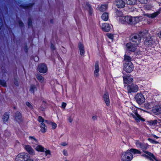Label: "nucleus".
<instances>
[{"label": "nucleus", "instance_id": "obj_5", "mask_svg": "<svg viewBox=\"0 0 161 161\" xmlns=\"http://www.w3.org/2000/svg\"><path fill=\"white\" fill-rule=\"evenodd\" d=\"M134 68V66L131 61H125L124 64L123 70L127 73H131L133 70Z\"/></svg>", "mask_w": 161, "mask_h": 161}, {"label": "nucleus", "instance_id": "obj_34", "mask_svg": "<svg viewBox=\"0 0 161 161\" xmlns=\"http://www.w3.org/2000/svg\"><path fill=\"white\" fill-rule=\"evenodd\" d=\"M116 15L118 17H122L123 14L122 12L120 11H117L116 12Z\"/></svg>", "mask_w": 161, "mask_h": 161}, {"label": "nucleus", "instance_id": "obj_12", "mask_svg": "<svg viewBox=\"0 0 161 161\" xmlns=\"http://www.w3.org/2000/svg\"><path fill=\"white\" fill-rule=\"evenodd\" d=\"M103 99L107 107L109 106L110 105V101L108 93L106 92L103 95Z\"/></svg>", "mask_w": 161, "mask_h": 161}, {"label": "nucleus", "instance_id": "obj_23", "mask_svg": "<svg viewBox=\"0 0 161 161\" xmlns=\"http://www.w3.org/2000/svg\"><path fill=\"white\" fill-rule=\"evenodd\" d=\"M35 149L37 151L41 152H44V148L42 146L38 145L36 146Z\"/></svg>", "mask_w": 161, "mask_h": 161}, {"label": "nucleus", "instance_id": "obj_15", "mask_svg": "<svg viewBox=\"0 0 161 161\" xmlns=\"http://www.w3.org/2000/svg\"><path fill=\"white\" fill-rule=\"evenodd\" d=\"M125 2L122 0H116L115 3L118 8H123L125 5Z\"/></svg>", "mask_w": 161, "mask_h": 161}, {"label": "nucleus", "instance_id": "obj_29", "mask_svg": "<svg viewBox=\"0 0 161 161\" xmlns=\"http://www.w3.org/2000/svg\"><path fill=\"white\" fill-rule=\"evenodd\" d=\"M129 151H130L131 153V152L133 153L134 154L141 153L140 151L135 149L132 148Z\"/></svg>", "mask_w": 161, "mask_h": 161}, {"label": "nucleus", "instance_id": "obj_32", "mask_svg": "<svg viewBox=\"0 0 161 161\" xmlns=\"http://www.w3.org/2000/svg\"><path fill=\"white\" fill-rule=\"evenodd\" d=\"M36 90V88L35 85H31V86L30 91L31 93H33Z\"/></svg>", "mask_w": 161, "mask_h": 161}, {"label": "nucleus", "instance_id": "obj_3", "mask_svg": "<svg viewBox=\"0 0 161 161\" xmlns=\"http://www.w3.org/2000/svg\"><path fill=\"white\" fill-rule=\"evenodd\" d=\"M122 23L126 22L127 23L130 24H135L138 21V17H131L130 16H125L120 19Z\"/></svg>", "mask_w": 161, "mask_h": 161}, {"label": "nucleus", "instance_id": "obj_1", "mask_svg": "<svg viewBox=\"0 0 161 161\" xmlns=\"http://www.w3.org/2000/svg\"><path fill=\"white\" fill-rule=\"evenodd\" d=\"M144 34L142 32L139 34H136L131 35L130 37V42L126 44L127 49L132 52L135 51L136 49V46L139 44L141 38L143 37Z\"/></svg>", "mask_w": 161, "mask_h": 161}, {"label": "nucleus", "instance_id": "obj_51", "mask_svg": "<svg viewBox=\"0 0 161 161\" xmlns=\"http://www.w3.org/2000/svg\"><path fill=\"white\" fill-rule=\"evenodd\" d=\"M68 145V144L66 142H63L61 144V145L63 146H67Z\"/></svg>", "mask_w": 161, "mask_h": 161}, {"label": "nucleus", "instance_id": "obj_14", "mask_svg": "<svg viewBox=\"0 0 161 161\" xmlns=\"http://www.w3.org/2000/svg\"><path fill=\"white\" fill-rule=\"evenodd\" d=\"M124 83L126 84L130 83L132 81L133 79L130 76L125 75L123 76Z\"/></svg>", "mask_w": 161, "mask_h": 161}, {"label": "nucleus", "instance_id": "obj_48", "mask_svg": "<svg viewBox=\"0 0 161 161\" xmlns=\"http://www.w3.org/2000/svg\"><path fill=\"white\" fill-rule=\"evenodd\" d=\"M32 5H33V4H30L28 6H25L24 8H25V9L28 8H29L31 7Z\"/></svg>", "mask_w": 161, "mask_h": 161}, {"label": "nucleus", "instance_id": "obj_16", "mask_svg": "<svg viewBox=\"0 0 161 161\" xmlns=\"http://www.w3.org/2000/svg\"><path fill=\"white\" fill-rule=\"evenodd\" d=\"M15 117L16 121L19 122H21L23 120L21 114L19 111H17L15 113Z\"/></svg>", "mask_w": 161, "mask_h": 161}, {"label": "nucleus", "instance_id": "obj_7", "mask_svg": "<svg viewBox=\"0 0 161 161\" xmlns=\"http://www.w3.org/2000/svg\"><path fill=\"white\" fill-rule=\"evenodd\" d=\"M135 98L136 101L139 104L143 103L145 100L143 95L140 93H138L136 95Z\"/></svg>", "mask_w": 161, "mask_h": 161}, {"label": "nucleus", "instance_id": "obj_24", "mask_svg": "<svg viewBox=\"0 0 161 161\" xmlns=\"http://www.w3.org/2000/svg\"><path fill=\"white\" fill-rule=\"evenodd\" d=\"M108 14L107 13H104L102 15V19L105 21H107L108 19Z\"/></svg>", "mask_w": 161, "mask_h": 161}, {"label": "nucleus", "instance_id": "obj_49", "mask_svg": "<svg viewBox=\"0 0 161 161\" xmlns=\"http://www.w3.org/2000/svg\"><path fill=\"white\" fill-rule=\"evenodd\" d=\"M97 119V115L93 116L92 117V119L93 121L96 120Z\"/></svg>", "mask_w": 161, "mask_h": 161}, {"label": "nucleus", "instance_id": "obj_36", "mask_svg": "<svg viewBox=\"0 0 161 161\" xmlns=\"http://www.w3.org/2000/svg\"><path fill=\"white\" fill-rule=\"evenodd\" d=\"M0 84L4 87L7 86L6 82L4 80H0Z\"/></svg>", "mask_w": 161, "mask_h": 161}, {"label": "nucleus", "instance_id": "obj_4", "mask_svg": "<svg viewBox=\"0 0 161 161\" xmlns=\"http://www.w3.org/2000/svg\"><path fill=\"white\" fill-rule=\"evenodd\" d=\"M133 158V155L129 150L123 152L121 155L122 161H130Z\"/></svg>", "mask_w": 161, "mask_h": 161}, {"label": "nucleus", "instance_id": "obj_42", "mask_svg": "<svg viewBox=\"0 0 161 161\" xmlns=\"http://www.w3.org/2000/svg\"><path fill=\"white\" fill-rule=\"evenodd\" d=\"M63 153L64 155L65 156H67L68 155V151L66 149H64L63 150Z\"/></svg>", "mask_w": 161, "mask_h": 161}, {"label": "nucleus", "instance_id": "obj_56", "mask_svg": "<svg viewBox=\"0 0 161 161\" xmlns=\"http://www.w3.org/2000/svg\"><path fill=\"white\" fill-rule=\"evenodd\" d=\"M51 48L52 50H54L55 49V47L53 44H51Z\"/></svg>", "mask_w": 161, "mask_h": 161}, {"label": "nucleus", "instance_id": "obj_18", "mask_svg": "<svg viewBox=\"0 0 161 161\" xmlns=\"http://www.w3.org/2000/svg\"><path fill=\"white\" fill-rule=\"evenodd\" d=\"M160 13V11L159 10L156 12H155L151 14H144V16H147L148 17L151 18H154L156 17Z\"/></svg>", "mask_w": 161, "mask_h": 161}, {"label": "nucleus", "instance_id": "obj_11", "mask_svg": "<svg viewBox=\"0 0 161 161\" xmlns=\"http://www.w3.org/2000/svg\"><path fill=\"white\" fill-rule=\"evenodd\" d=\"M128 92L131 93V92H136L138 90V87L137 86L134 84H132L128 86Z\"/></svg>", "mask_w": 161, "mask_h": 161}, {"label": "nucleus", "instance_id": "obj_61", "mask_svg": "<svg viewBox=\"0 0 161 161\" xmlns=\"http://www.w3.org/2000/svg\"><path fill=\"white\" fill-rule=\"evenodd\" d=\"M25 52H27V51H28V49L27 48V47H26L25 48Z\"/></svg>", "mask_w": 161, "mask_h": 161}, {"label": "nucleus", "instance_id": "obj_28", "mask_svg": "<svg viewBox=\"0 0 161 161\" xmlns=\"http://www.w3.org/2000/svg\"><path fill=\"white\" fill-rule=\"evenodd\" d=\"M38 120L40 122H41V123H43V122H44V123H47L48 122V121L46 120H45L41 116H39L38 117Z\"/></svg>", "mask_w": 161, "mask_h": 161}, {"label": "nucleus", "instance_id": "obj_50", "mask_svg": "<svg viewBox=\"0 0 161 161\" xmlns=\"http://www.w3.org/2000/svg\"><path fill=\"white\" fill-rule=\"evenodd\" d=\"M66 104H67L66 103L64 102L63 103L62 105V108L64 109H65L66 106Z\"/></svg>", "mask_w": 161, "mask_h": 161}, {"label": "nucleus", "instance_id": "obj_10", "mask_svg": "<svg viewBox=\"0 0 161 161\" xmlns=\"http://www.w3.org/2000/svg\"><path fill=\"white\" fill-rule=\"evenodd\" d=\"M24 148L26 151L30 155H35V151L30 145H25Z\"/></svg>", "mask_w": 161, "mask_h": 161}, {"label": "nucleus", "instance_id": "obj_6", "mask_svg": "<svg viewBox=\"0 0 161 161\" xmlns=\"http://www.w3.org/2000/svg\"><path fill=\"white\" fill-rule=\"evenodd\" d=\"M30 158L27 153H21L17 155L15 160L16 161H25L26 159H30Z\"/></svg>", "mask_w": 161, "mask_h": 161}, {"label": "nucleus", "instance_id": "obj_25", "mask_svg": "<svg viewBox=\"0 0 161 161\" xmlns=\"http://www.w3.org/2000/svg\"><path fill=\"white\" fill-rule=\"evenodd\" d=\"M108 8V5L106 4H103L101 5L99 8L100 11L104 12Z\"/></svg>", "mask_w": 161, "mask_h": 161}, {"label": "nucleus", "instance_id": "obj_9", "mask_svg": "<svg viewBox=\"0 0 161 161\" xmlns=\"http://www.w3.org/2000/svg\"><path fill=\"white\" fill-rule=\"evenodd\" d=\"M147 146L148 145L147 144L142 143L140 147L143 150V151L147 155H149L150 157H152L154 159H155V157L153 154L149 152L144 150H146L147 149Z\"/></svg>", "mask_w": 161, "mask_h": 161}, {"label": "nucleus", "instance_id": "obj_47", "mask_svg": "<svg viewBox=\"0 0 161 161\" xmlns=\"http://www.w3.org/2000/svg\"><path fill=\"white\" fill-rule=\"evenodd\" d=\"M46 153V156H47V155H50L51 152L49 150H47L45 152Z\"/></svg>", "mask_w": 161, "mask_h": 161}, {"label": "nucleus", "instance_id": "obj_39", "mask_svg": "<svg viewBox=\"0 0 161 161\" xmlns=\"http://www.w3.org/2000/svg\"><path fill=\"white\" fill-rule=\"evenodd\" d=\"M18 23L19 27H24V25L23 22L21 20H19L18 21Z\"/></svg>", "mask_w": 161, "mask_h": 161}, {"label": "nucleus", "instance_id": "obj_46", "mask_svg": "<svg viewBox=\"0 0 161 161\" xmlns=\"http://www.w3.org/2000/svg\"><path fill=\"white\" fill-rule=\"evenodd\" d=\"M142 144V143H141L139 141H137L136 142V146L138 147H141Z\"/></svg>", "mask_w": 161, "mask_h": 161}, {"label": "nucleus", "instance_id": "obj_27", "mask_svg": "<svg viewBox=\"0 0 161 161\" xmlns=\"http://www.w3.org/2000/svg\"><path fill=\"white\" fill-rule=\"evenodd\" d=\"M125 3L128 5H133L135 3L136 0H125Z\"/></svg>", "mask_w": 161, "mask_h": 161}, {"label": "nucleus", "instance_id": "obj_60", "mask_svg": "<svg viewBox=\"0 0 161 161\" xmlns=\"http://www.w3.org/2000/svg\"><path fill=\"white\" fill-rule=\"evenodd\" d=\"M158 36L159 38H161V31L158 34Z\"/></svg>", "mask_w": 161, "mask_h": 161}, {"label": "nucleus", "instance_id": "obj_45", "mask_svg": "<svg viewBox=\"0 0 161 161\" xmlns=\"http://www.w3.org/2000/svg\"><path fill=\"white\" fill-rule=\"evenodd\" d=\"M14 83L16 86H19L18 82V80L14 78Z\"/></svg>", "mask_w": 161, "mask_h": 161}, {"label": "nucleus", "instance_id": "obj_21", "mask_svg": "<svg viewBox=\"0 0 161 161\" xmlns=\"http://www.w3.org/2000/svg\"><path fill=\"white\" fill-rule=\"evenodd\" d=\"M36 77L37 79L40 82L42 83H44L45 81L44 78L40 74H37L36 75Z\"/></svg>", "mask_w": 161, "mask_h": 161}, {"label": "nucleus", "instance_id": "obj_44", "mask_svg": "<svg viewBox=\"0 0 161 161\" xmlns=\"http://www.w3.org/2000/svg\"><path fill=\"white\" fill-rule=\"evenodd\" d=\"M26 105L29 108H32V106L31 104L29 102H26Z\"/></svg>", "mask_w": 161, "mask_h": 161}, {"label": "nucleus", "instance_id": "obj_33", "mask_svg": "<svg viewBox=\"0 0 161 161\" xmlns=\"http://www.w3.org/2000/svg\"><path fill=\"white\" fill-rule=\"evenodd\" d=\"M48 123L52 125V129H56L57 126V125L54 122L48 121Z\"/></svg>", "mask_w": 161, "mask_h": 161}, {"label": "nucleus", "instance_id": "obj_62", "mask_svg": "<svg viewBox=\"0 0 161 161\" xmlns=\"http://www.w3.org/2000/svg\"><path fill=\"white\" fill-rule=\"evenodd\" d=\"M158 142L154 141V143H158Z\"/></svg>", "mask_w": 161, "mask_h": 161}, {"label": "nucleus", "instance_id": "obj_30", "mask_svg": "<svg viewBox=\"0 0 161 161\" xmlns=\"http://www.w3.org/2000/svg\"><path fill=\"white\" fill-rule=\"evenodd\" d=\"M29 139L33 144H35L37 142V140L33 136H29Z\"/></svg>", "mask_w": 161, "mask_h": 161}, {"label": "nucleus", "instance_id": "obj_35", "mask_svg": "<svg viewBox=\"0 0 161 161\" xmlns=\"http://www.w3.org/2000/svg\"><path fill=\"white\" fill-rule=\"evenodd\" d=\"M95 70L96 71H99V67L98 62H96L94 65Z\"/></svg>", "mask_w": 161, "mask_h": 161}, {"label": "nucleus", "instance_id": "obj_55", "mask_svg": "<svg viewBox=\"0 0 161 161\" xmlns=\"http://www.w3.org/2000/svg\"><path fill=\"white\" fill-rule=\"evenodd\" d=\"M68 120L69 122L71 123L73 121V119L71 116H69L68 118Z\"/></svg>", "mask_w": 161, "mask_h": 161}, {"label": "nucleus", "instance_id": "obj_38", "mask_svg": "<svg viewBox=\"0 0 161 161\" xmlns=\"http://www.w3.org/2000/svg\"><path fill=\"white\" fill-rule=\"evenodd\" d=\"M124 60L125 61H131V58L129 56H127L126 55H125Z\"/></svg>", "mask_w": 161, "mask_h": 161}, {"label": "nucleus", "instance_id": "obj_57", "mask_svg": "<svg viewBox=\"0 0 161 161\" xmlns=\"http://www.w3.org/2000/svg\"><path fill=\"white\" fill-rule=\"evenodd\" d=\"M87 6L89 8V10L91 11L92 9V8H91V6H90V5L89 4H87Z\"/></svg>", "mask_w": 161, "mask_h": 161}, {"label": "nucleus", "instance_id": "obj_63", "mask_svg": "<svg viewBox=\"0 0 161 161\" xmlns=\"http://www.w3.org/2000/svg\"><path fill=\"white\" fill-rule=\"evenodd\" d=\"M154 137H155V138H158V137H157V136H154Z\"/></svg>", "mask_w": 161, "mask_h": 161}, {"label": "nucleus", "instance_id": "obj_58", "mask_svg": "<svg viewBox=\"0 0 161 161\" xmlns=\"http://www.w3.org/2000/svg\"><path fill=\"white\" fill-rule=\"evenodd\" d=\"M25 161H34L32 159H30H30H26V160H25Z\"/></svg>", "mask_w": 161, "mask_h": 161}, {"label": "nucleus", "instance_id": "obj_13", "mask_svg": "<svg viewBox=\"0 0 161 161\" xmlns=\"http://www.w3.org/2000/svg\"><path fill=\"white\" fill-rule=\"evenodd\" d=\"M154 41L150 36L147 37L144 41L145 44L148 46H151L154 43Z\"/></svg>", "mask_w": 161, "mask_h": 161}, {"label": "nucleus", "instance_id": "obj_31", "mask_svg": "<svg viewBox=\"0 0 161 161\" xmlns=\"http://www.w3.org/2000/svg\"><path fill=\"white\" fill-rule=\"evenodd\" d=\"M148 122L150 125H154L157 124L158 121L157 120H151L148 121Z\"/></svg>", "mask_w": 161, "mask_h": 161}, {"label": "nucleus", "instance_id": "obj_40", "mask_svg": "<svg viewBox=\"0 0 161 161\" xmlns=\"http://www.w3.org/2000/svg\"><path fill=\"white\" fill-rule=\"evenodd\" d=\"M28 27H31L32 26V21L31 18H29L28 21Z\"/></svg>", "mask_w": 161, "mask_h": 161}, {"label": "nucleus", "instance_id": "obj_53", "mask_svg": "<svg viewBox=\"0 0 161 161\" xmlns=\"http://www.w3.org/2000/svg\"><path fill=\"white\" fill-rule=\"evenodd\" d=\"M34 60L36 62H37L38 61V58L37 56H35L34 58Z\"/></svg>", "mask_w": 161, "mask_h": 161}, {"label": "nucleus", "instance_id": "obj_43", "mask_svg": "<svg viewBox=\"0 0 161 161\" xmlns=\"http://www.w3.org/2000/svg\"><path fill=\"white\" fill-rule=\"evenodd\" d=\"M140 3L143 4L147 3L148 2V0H138Z\"/></svg>", "mask_w": 161, "mask_h": 161}, {"label": "nucleus", "instance_id": "obj_22", "mask_svg": "<svg viewBox=\"0 0 161 161\" xmlns=\"http://www.w3.org/2000/svg\"><path fill=\"white\" fill-rule=\"evenodd\" d=\"M40 126L41 128V130L42 133H45L47 129V127L45 125L44 123H41L40 125Z\"/></svg>", "mask_w": 161, "mask_h": 161}, {"label": "nucleus", "instance_id": "obj_41", "mask_svg": "<svg viewBox=\"0 0 161 161\" xmlns=\"http://www.w3.org/2000/svg\"><path fill=\"white\" fill-rule=\"evenodd\" d=\"M99 71L94 70V75L95 77H98L99 76Z\"/></svg>", "mask_w": 161, "mask_h": 161}, {"label": "nucleus", "instance_id": "obj_20", "mask_svg": "<svg viewBox=\"0 0 161 161\" xmlns=\"http://www.w3.org/2000/svg\"><path fill=\"white\" fill-rule=\"evenodd\" d=\"M79 48L80 54L81 56H83L85 51L84 50V47L83 44L80 43L79 44Z\"/></svg>", "mask_w": 161, "mask_h": 161}, {"label": "nucleus", "instance_id": "obj_54", "mask_svg": "<svg viewBox=\"0 0 161 161\" xmlns=\"http://www.w3.org/2000/svg\"><path fill=\"white\" fill-rule=\"evenodd\" d=\"M142 156H144L147 158H149L150 160H152V159L151 158H150V157L148 156V155H147L145 154H143Z\"/></svg>", "mask_w": 161, "mask_h": 161}, {"label": "nucleus", "instance_id": "obj_52", "mask_svg": "<svg viewBox=\"0 0 161 161\" xmlns=\"http://www.w3.org/2000/svg\"><path fill=\"white\" fill-rule=\"evenodd\" d=\"M108 37L111 39H113V35L111 34H108L107 35Z\"/></svg>", "mask_w": 161, "mask_h": 161}, {"label": "nucleus", "instance_id": "obj_2", "mask_svg": "<svg viewBox=\"0 0 161 161\" xmlns=\"http://www.w3.org/2000/svg\"><path fill=\"white\" fill-rule=\"evenodd\" d=\"M136 109V108L134 107L130 108L128 110V114L134 118L137 122H139L140 120L144 121V119L137 113Z\"/></svg>", "mask_w": 161, "mask_h": 161}, {"label": "nucleus", "instance_id": "obj_59", "mask_svg": "<svg viewBox=\"0 0 161 161\" xmlns=\"http://www.w3.org/2000/svg\"><path fill=\"white\" fill-rule=\"evenodd\" d=\"M149 140L150 141V142H151V143H154V140H151L150 139H149Z\"/></svg>", "mask_w": 161, "mask_h": 161}, {"label": "nucleus", "instance_id": "obj_8", "mask_svg": "<svg viewBox=\"0 0 161 161\" xmlns=\"http://www.w3.org/2000/svg\"><path fill=\"white\" fill-rule=\"evenodd\" d=\"M37 69L40 73H45L47 72V69L45 64H41L38 65Z\"/></svg>", "mask_w": 161, "mask_h": 161}, {"label": "nucleus", "instance_id": "obj_17", "mask_svg": "<svg viewBox=\"0 0 161 161\" xmlns=\"http://www.w3.org/2000/svg\"><path fill=\"white\" fill-rule=\"evenodd\" d=\"M102 29L104 31L108 32L110 29V26L108 24L104 23L102 24Z\"/></svg>", "mask_w": 161, "mask_h": 161}, {"label": "nucleus", "instance_id": "obj_37", "mask_svg": "<svg viewBox=\"0 0 161 161\" xmlns=\"http://www.w3.org/2000/svg\"><path fill=\"white\" fill-rule=\"evenodd\" d=\"M152 103H147L145 105V107H146L147 108L150 109L153 106V105H152Z\"/></svg>", "mask_w": 161, "mask_h": 161}, {"label": "nucleus", "instance_id": "obj_19", "mask_svg": "<svg viewBox=\"0 0 161 161\" xmlns=\"http://www.w3.org/2000/svg\"><path fill=\"white\" fill-rule=\"evenodd\" d=\"M153 112L155 115L161 114V108L159 106L155 107L153 109Z\"/></svg>", "mask_w": 161, "mask_h": 161}, {"label": "nucleus", "instance_id": "obj_26", "mask_svg": "<svg viewBox=\"0 0 161 161\" xmlns=\"http://www.w3.org/2000/svg\"><path fill=\"white\" fill-rule=\"evenodd\" d=\"M9 118V114L8 113H6L3 117V120L4 122L7 121Z\"/></svg>", "mask_w": 161, "mask_h": 161}]
</instances>
